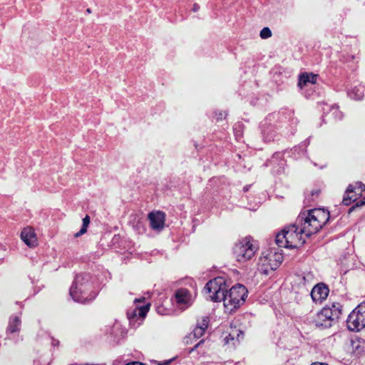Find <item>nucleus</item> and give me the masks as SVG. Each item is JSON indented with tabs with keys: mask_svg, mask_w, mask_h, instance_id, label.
<instances>
[{
	"mask_svg": "<svg viewBox=\"0 0 365 365\" xmlns=\"http://www.w3.org/2000/svg\"><path fill=\"white\" fill-rule=\"evenodd\" d=\"M197 9H198V7H197L196 6H195V7H194V10H195V11H197Z\"/></svg>",
	"mask_w": 365,
	"mask_h": 365,
	"instance_id": "nucleus-28",
	"label": "nucleus"
},
{
	"mask_svg": "<svg viewBox=\"0 0 365 365\" xmlns=\"http://www.w3.org/2000/svg\"><path fill=\"white\" fill-rule=\"evenodd\" d=\"M256 247L250 237H245L239 240L233 247V255L239 262H245L255 255Z\"/></svg>",
	"mask_w": 365,
	"mask_h": 365,
	"instance_id": "nucleus-4",
	"label": "nucleus"
},
{
	"mask_svg": "<svg viewBox=\"0 0 365 365\" xmlns=\"http://www.w3.org/2000/svg\"><path fill=\"white\" fill-rule=\"evenodd\" d=\"M329 289L324 284H317L311 291V297L315 303H321L327 299L329 294Z\"/></svg>",
	"mask_w": 365,
	"mask_h": 365,
	"instance_id": "nucleus-13",
	"label": "nucleus"
},
{
	"mask_svg": "<svg viewBox=\"0 0 365 365\" xmlns=\"http://www.w3.org/2000/svg\"><path fill=\"white\" fill-rule=\"evenodd\" d=\"M282 261L283 256L281 253L272 250H268L259 259L262 272L268 274L269 271L275 270Z\"/></svg>",
	"mask_w": 365,
	"mask_h": 365,
	"instance_id": "nucleus-8",
	"label": "nucleus"
},
{
	"mask_svg": "<svg viewBox=\"0 0 365 365\" xmlns=\"http://www.w3.org/2000/svg\"><path fill=\"white\" fill-rule=\"evenodd\" d=\"M205 290L209 294V297L214 302H220L227 292L225 281L222 277L210 280L205 287Z\"/></svg>",
	"mask_w": 365,
	"mask_h": 365,
	"instance_id": "nucleus-6",
	"label": "nucleus"
},
{
	"mask_svg": "<svg viewBox=\"0 0 365 365\" xmlns=\"http://www.w3.org/2000/svg\"><path fill=\"white\" fill-rule=\"evenodd\" d=\"M138 315V311H137V308L134 310L133 314H132V317H135V316H137Z\"/></svg>",
	"mask_w": 365,
	"mask_h": 365,
	"instance_id": "nucleus-26",
	"label": "nucleus"
},
{
	"mask_svg": "<svg viewBox=\"0 0 365 365\" xmlns=\"http://www.w3.org/2000/svg\"><path fill=\"white\" fill-rule=\"evenodd\" d=\"M90 224V217L86 215L83 219V225L79 232L74 235L75 237H78L87 232L88 227Z\"/></svg>",
	"mask_w": 365,
	"mask_h": 365,
	"instance_id": "nucleus-18",
	"label": "nucleus"
},
{
	"mask_svg": "<svg viewBox=\"0 0 365 365\" xmlns=\"http://www.w3.org/2000/svg\"><path fill=\"white\" fill-rule=\"evenodd\" d=\"M340 312V309L335 304H332L331 307H325L316 314L313 323L319 328H329L331 326L334 319L339 317Z\"/></svg>",
	"mask_w": 365,
	"mask_h": 365,
	"instance_id": "nucleus-5",
	"label": "nucleus"
},
{
	"mask_svg": "<svg viewBox=\"0 0 365 365\" xmlns=\"http://www.w3.org/2000/svg\"><path fill=\"white\" fill-rule=\"evenodd\" d=\"M262 38L266 39L272 36V31L268 27H264L259 34Z\"/></svg>",
	"mask_w": 365,
	"mask_h": 365,
	"instance_id": "nucleus-22",
	"label": "nucleus"
},
{
	"mask_svg": "<svg viewBox=\"0 0 365 365\" xmlns=\"http://www.w3.org/2000/svg\"><path fill=\"white\" fill-rule=\"evenodd\" d=\"M329 218V212L324 209L309 210L302 224V232L306 237L319 232Z\"/></svg>",
	"mask_w": 365,
	"mask_h": 365,
	"instance_id": "nucleus-2",
	"label": "nucleus"
},
{
	"mask_svg": "<svg viewBox=\"0 0 365 365\" xmlns=\"http://www.w3.org/2000/svg\"><path fill=\"white\" fill-rule=\"evenodd\" d=\"M149 308H150V304H146L145 306L137 308L138 315L140 318H144L146 316V314L149 310Z\"/></svg>",
	"mask_w": 365,
	"mask_h": 365,
	"instance_id": "nucleus-21",
	"label": "nucleus"
},
{
	"mask_svg": "<svg viewBox=\"0 0 365 365\" xmlns=\"http://www.w3.org/2000/svg\"><path fill=\"white\" fill-rule=\"evenodd\" d=\"M150 227L153 230L160 231L165 227V215L161 211L151 212L148 214Z\"/></svg>",
	"mask_w": 365,
	"mask_h": 365,
	"instance_id": "nucleus-12",
	"label": "nucleus"
},
{
	"mask_svg": "<svg viewBox=\"0 0 365 365\" xmlns=\"http://www.w3.org/2000/svg\"><path fill=\"white\" fill-rule=\"evenodd\" d=\"M192 339H196L195 338H194L193 331L191 333H190L188 335H187L184 338L183 341L185 344H191L193 342Z\"/></svg>",
	"mask_w": 365,
	"mask_h": 365,
	"instance_id": "nucleus-23",
	"label": "nucleus"
},
{
	"mask_svg": "<svg viewBox=\"0 0 365 365\" xmlns=\"http://www.w3.org/2000/svg\"><path fill=\"white\" fill-rule=\"evenodd\" d=\"M21 324V320L19 317H14L9 322L8 330L11 333L16 332L19 330V327Z\"/></svg>",
	"mask_w": 365,
	"mask_h": 365,
	"instance_id": "nucleus-19",
	"label": "nucleus"
},
{
	"mask_svg": "<svg viewBox=\"0 0 365 365\" xmlns=\"http://www.w3.org/2000/svg\"><path fill=\"white\" fill-rule=\"evenodd\" d=\"M318 75L312 73H302L299 76L298 86L303 88L307 86L308 83L315 84L317 81Z\"/></svg>",
	"mask_w": 365,
	"mask_h": 365,
	"instance_id": "nucleus-15",
	"label": "nucleus"
},
{
	"mask_svg": "<svg viewBox=\"0 0 365 365\" xmlns=\"http://www.w3.org/2000/svg\"><path fill=\"white\" fill-rule=\"evenodd\" d=\"M208 317H202L200 320L198 321L197 326L193 330L194 338L200 339L202 337L208 327Z\"/></svg>",
	"mask_w": 365,
	"mask_h": 365,
	"instance_id": "nucleus-16",
	"label": "nucleus"
},
{
	"mask_svg": "<svg viewBox=\"0 0 365 365\" xmlns=\"http://www.w3.org/2000/svg\"><path fill=\"white\" fill-rule=\"evenodd\" d=\"M21 240L30 248L38 245V238L33 227L27 226L24 227L20 234Z\"/></svg>",
	"mask_w": 365,
	"mask_h": 365,
	"instance_id": "nucleus-10",
	"label": "nucleus"
},
{
	"mask_svg": "<svg viewBox=\"0 0 365 365\" xmlns=\"http://www.w3.org/2000/svg\"><path fill=\"white\" fill-rule=\"evenodd\" d=\"M355 192V187L354 185H349L346 190L345 195L343 198V203L345 205H349L352 201L356 200V195H351V193Z\"/></svg>",
	"mask_w": 365,
	"mask_h": 365,
	"instance_id": "nucleus-17",
	"label": "nucleus"
},
{
	"mask_svg": "<svg viewBox=\"0 0 365 365\" xmlns=\"http://www.w3.org/2000/svg\"><path fill=\"white\" fill-rule=\"evenodd\" d=\"M351 98L355 100H361L364 97V92L358 88H354L349 93Z\"/></svg>",
	"mask_w": 365,
	"mask_h": 365,
	"instance_id": "nucleus-20",
	"label": "nucleus"
},
{
	"mask_svg": "<svg viewBox=\"0 0 365 365\" xmlns=\"http://www.w3.org/2000/svg\"><path fill=\"white\" fill-rule=\"evenodd\" d=\"M204 340L200 341L197 344L195 345L194 347H192L189 353H192L202 343H203Z\"/></svg>",
	"mask_w": 365,
	"mask_h": 365,
	"instance_id": "nucleus-25",
	"label": "nucleus"
},
{
	"mask_svg": "<svg viewBox=\"0 0 365 365\" xmlns=\"http://www.w3.org/2000/svg\"><path fill=\"white\" fill-rule=\"evenodd\" d=\"M347 327L351 331H359L365 327V302L359 304L349 315Z\"/></svg>",
	"mask_w": 365,
	"mask_h": 365,
	"instance_id": "nucleus-7",
	"label": "nucleus"
},
{
	"mask_svg": "<svg viewBox=\"0 0 365 365\" xmlns=\"http://www.w3.org/2000/svg\"><path fill=\"white\" fill-rule=\"evenodd\" d=\"M354 187H355V190L359 189L361 192L365 191V185L361 182H356L355 183V185H354Z\"/></svg>",
	"mask_w": 365,
	"mask_h": 365,
	"instance_id": "nucleus-24",
	"label": "nucleus"
},
{
	"mask_svg": "<svg viewBox=\"0 0 365 365\" xmlns=\"http://www.w3.org/2000/svg\"><path fill=\"white\" fill-rule=\"evenodd\" d=\"M70 295L76 302L84 303L95 298L96 294L89 292V287L86 284L75 282L70 289Z\"/></svg>",
	"mask_w": 365,
	"mask_h": 365,
	"instance_id": "nucleus-9",
	"label": "nucleus"
},
{
	"mask_svg": "<svg viewBox=\"0 0 365 365\" xmlns=\"http://www.w3.org/2000/svg\"><path fill=\"white\" fill-rule=\"evenodd\" d=\"M176 302L183 308L190 307L192 303V298L190 293L185 289H179L175 293Z\"/></svg>",
	"mask_w": 365,
	"mask_h": 365,
	"instance_id": "nucleus-14",
	"label": "nucleus"
},
{
	"mask_svg": "<svg viewBox=\"0 0 365 365\" xmlns=\"http://www.w3.org/2000/svg\"><path fill=\"white\" fill-rule=\"evenodd\" d=\"M364 204H365V201H361L360 202H358V203L356 204V205H357V206H359V205L361 206V205H364Z\"/></svg>",
	"mask_w": 365,
	"mask_h": 365,
	"instance_id": "nucleus-27",
	"label": "nucleus"
},
{
	"mask_svg": "<svg viewBox=\"0 0 365 365\" xmlns=\"http://www.w3.org/2000/svg\"><path fill=\"white\" fill-rule=\"evenodd\" d=\"M314 282V274L311 272H304L302 274H296L294 277L292 283L293 286L298 289H302L309 286Z\"/></svg>",
	"mask_w": 365,
	"mask_h": 365,
	"instance_id": "nucleus-11",
	"label": "nucleus"
},
{
	"mask_svg": "<svg viewBox=\"0 0 365 365\" xmlns=\"http://www.w3.org/2000/svg\"><path fill=\"white\" fill-rule=\"evenodd\" d=\"M247 293V288L240 284L227 291L222 300L225 312L232 313L239 309L245 303Z\"/></svg>",
	"mask_w": 365,
	"mask_h": 365,
	"instance_id": "nucleus-3",
	"label": "nucleus"
},
{
	"mask_svg": "<svg viewBox=\"0 0 365 365\" xmlns=\"http://www.w3.org/2000/svg\"><path fill=\"white\" fill-rule=\"evenodd\" d=\"M304 235L302 227L299 228L295 225H291L277 235L275 242L280 247L297 248L305 242Z\"/></svg>",
	"mask_w": 365,
	"mask_h": 365,
	"instance_id": "nucleus-1",
	"label": "nucleus"
}]
</instances>
